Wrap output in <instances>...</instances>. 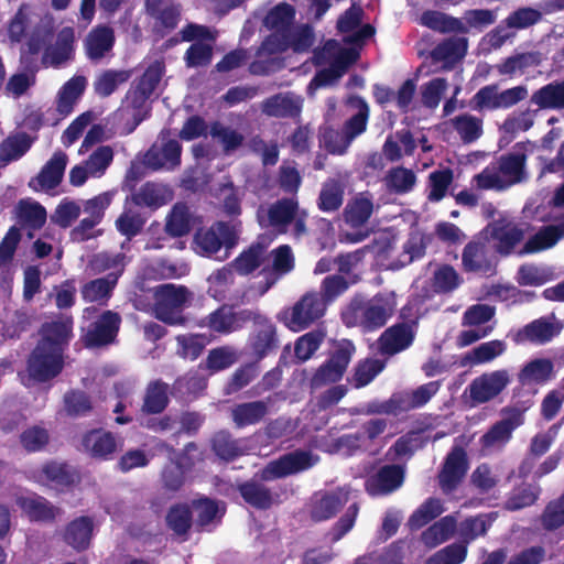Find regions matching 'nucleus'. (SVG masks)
I'll return each instance as SVG.
<instances>
[{"mask_svg": "<svg viewBox=\"0 0 564 564\" xmlns=\"http://www.w3.org/2000/svg\"><path fill=\"white\" fill-rule=\"evenodd\" d=\"M392 314L389 302L381 295L365 300L354 296L341 312V321L347 327H359L365 333L375 332L386 325Z\"/></svg>", "mask_w": 564, "mask_h": 564, "instance_id": "1", "label": "nucleus"}, {"mask_svg": "<svg viewBox=\"0 0 564 564\" xmlns=\"http://www.w3.org/2000/svg\"><path fill=\"white\" fill-rule=\"evenodd\" d=\"M240 223L217 220L208 228H199L193 238V249L199 256L212 258L224 247L226 252L224 260L229 256V251L237 246L239 240Z\"/></svg>", "mask_w": 564, "mask_h": 564, "instance_id": "2", "label": "nucleus"}, {"mask_svg": "<svg viewBox=\"0 0 564 564\" xmlns=\"http://www.w3.org/2000/svg\"><path fill=\"white\" fill-rule=\"evenodd\" d=\"M355 351L356 347L351 340L341 339L337 341L329 352V357L312 376L310 380L311 388L319 389L324 386L340 381Z\"/></svg>", "mask_w": 564, "mask_h": 564, "instance_id": "3", "label": "nucleus"}, {"mask_svg": "<svg viewBox=\"0 0 564 564\" xmlns=\"http://www.w3.org/2000/svg\"><path fill=\"white\" fill-rule=\"evenodd\" d=\"M253 327L247 339V349L258 361L274 354L280 346L276 325L259 311H250Z\"/></svg>", "mask_w": 564, "mask_h": 564, "instance_id": "4", "label": "nucleus"}, {"mask_svg": "<svg viewBox=\"0 0 564 564\" xmlns=\"http://www.w3.org/2000/svg\"><path fill=\"white\" fill-rule=\"evenodd\" d=\"M188 296L189 291L183 285L175 286L169 283L156 286L154 291L156 318L169 325H183L185 317L182 311Z\"/></svg>", "mask_w": 564, "mask_h": 564, "instance_id": "5", "label": "nucleus"}, {"mask_svg": "<svg viewBox=\"0 0 564 564\" xmlns=\"http://www.w3.org/2000/svg\"><path fill=\"white\" fill-rule=\"evenodd\" d=\"M500 416L479 438L485 452L503 449L511 441L513 432L524 423V411L518 406L502 408Z\"/></svg>", "mask_w": 564, "mask_h": 564, "instance_id": "6", "label": "nucleus"}, {"mask_svg": "<svg viewBox=\"0 0 564 564\" xmlns=\"http://www.w3.org/2000/svg\"><path fill=\"white\" fill-rule=\"evenodd\" d=\"M318 462V456L311 451L297 448L270 460L260 471L262 481H272L297 475L311 469Z\"/></svg>", "mask_w": 564, "mask_h": 564, "instance_id": "7", "label": "nucleus"}, {"mask_svg": "<svg viewBox=\"0 0 564 564\" xmlns=\"http://www.w3.org/2000/svg\"><path fill=\"white\" fill-rule=\"evenodd\" d=\"M315 42V34L312 25L301 24L295 26L294 24L284 34L280 36L268 35L261 46L258 50L257 55L262 53L278 54L284 53L292 50L294 53L308 52Z\"/></svg>", "mask_w": 564, "mask_h": 564, "instance_id": "8", "label": "nucleus"}, {"mask_svg": "<svg viewBox=\"0 0 564 564\" xmlns=\"http://www.w3.org/2000/svg\"><path fill=\"white\" fill-rule=\"evenodd\" d=\"M542 20V12L531 7H522L512 11L496 28L488 32L485 40L490 47L500 48L507 41L516 36L518 30H524Z\"/></svg>", "mask_w": 564, "mask_h": 564, "instance_id": "9", "label": "nucleus"}, {"mask_svg": "<svg viewBox=\"0 0 564 564\" xmlns=\"http://www.w3.org/2000/svg\"><path fill=\"white\" fill-rule=\"evenodd\" d=\"M528 97L525 86H514L499 91L497 84H490L481 87L470 99L469 106L473 110H498L509 109Z\"/></svg>", "mask_w": 564, "mask_h": 564, "instance_id": "10", "label": "nucleus"}, {"mask_svg": "<svg viewBox=\"0 0 564 564\" xmlns=\"http://www.w3.org/2000/svg\"><path fill=\"white\" fill-rule=\"evenodd\" d=\"M326 311L325 301L317 292L304 294L291 310L279 315V319L293 332H301L319 319Z\"/></svg>", "mask_w": 564, "mask_h": 564, "instance_id": "11", "label": "nucleus"}, {"mask_svg": "<svg viewBox=\"0 0 564 564\" xmlns=\"http://www.w3.org/2000/svg\"><path fill=\"white\" fill-rule=\"evenodd\" d=\"M73 329V316L58 313L41 324L36 344L65 355L74 337Z\"/></svg>", "mask_w": 564, "mask_h": 564, "instance_id": "12", "label": "nucleus"}, {"mask_svg": "<svg viewBox=\"0 0 564 564\" xmlns=\"http://www.w3.org/2000/svg\"><path fill=\"white\" fill-rule=\"evenodd\" d=\"M65 366L64 355L35 345L26 359V371L37 383L48 382L58 377Z\"/></svg>", "mask_w": 564, "mask_h": 564, "instance_id": "13", "label": "nucleus"}, {"mask_svg": "<svg viewBox=\"0 0 564 564\" xmlns=\"http://www.w3.org/2000/svg\"><path fill=\"white\" fill-rule=\"evenodd\" d=\"M299 206L296 197L279 198L268 208H258L257 221L261 228H271L280 235L286 234L289 226L296 218Z\"/></svg>", "mask_w": 564, "mask_h": 564, "instance_id": "14", "label": "nucleus"}, {"mask_svg": "<svg viewBox=\"0 0 564 564\" xmlns=\"http://www.w3.org/2000/svg\"><path fill=\"white\" fill-rule=\"evenodd\" d=\"M121 325V316L113 311L102 312L83 329L82 341L86 348H101L113 344Z\"/></svg>", "mask_w": 564, "mask_h": 564, "instance_id": "15", "label": "nucleus"}, {"mask_svg": "<svg viewBox=\"0 0 564 564\" xmlns=\"http://www.w3.org/2000/svg\"><path fill=\"white\" fill-rule=\"evenodd\" d=\"M405 471L403 465H383L366 478L365 490L372 498L389 496L402 487Z\"/></svg>", "mask_w": 564, "mask_h": 564, "instance_id": "16", "label": "nucleus"}, {"mask_svg": "<svg viewBox=\"0 0 564 564\" xmlns=\"http://www.w3.org/2000/svg\"><path fill=\"white\" fill-rule=\"evenodd\" d=\"M469 468L466 451L459 446H453L447 453L438 473V485L444 492L455 490L465 478Z\"/></svg>", "mask_w": 564, "mask_h": 564, "instance_id": "17", "label": "nucleus"}, {"mask_svg": "<svg viewBox=\"0 0 564 564\" xmlns=\"http://www.w3.org/2000/svg\"><path fill=\"white\" fill-rule=\"evenodd\" d=\"M485 230L495 241V251L502 257L510 256L524 239V229L519 224L506 218L488 224Z\"/></svg>", "mask_w": 564, "mask_h": 564, "instance_id": "18", "label": "nucleus"}, {"mask_svg": "<svg viewBox=\"0 0 564 564\" xmlns=\"http://www.w3.org/2000/svg\"><path fill=\"white\" fill-rule=\"evenodd\" d=\"M416 321L397 323L387 329L378 338V347L381 355L393 356L408 349L414 341Z\"/></svg>", "mask_w": 564, "mask_h": 564, "instance_id": "19", "label": "nucleus"}, {"mask_svg": "<svg viewBox=\"0 0 564 564\" xmlns=\"http://www.w3.org/2000/svg\"><path fill=\"white\" fill-rule=\"evenodd\" d=\"M510 383L508 370L499 369L476 377L469 384V395L477 404L487 403L498 397Z\"/></svg>", "mask_w": 564, "mask_h": 564, "instance_id": "20", "label": "nucleus"}, {"mask_svg": "<svg viewBox=\"0 0 564 564\" xmlns=\"http://www.w3.org/2000/svg\"><path fill=\"white\" fill-rule=\"evenodd\" d=\"M248 308L235 312L231 306L221 305L199 322L200 327H207L217 334H230L249 322Z\"/></svg>", "mask_w": 564, "mask_h": 564, "instance_id": "21", "label": "nucleus"}, {"mask_svg": "<svg viewBox=\"0 0 564 564\" xmlns=\"http://www.w3.org/2000/svg\"><path fill=\"white\" fill-rule=\"evenodd\" d=\"M462 265L467 273L490 275L495 272L496 263L485 239L475 238L466 243L462 253Z\"/></svg>", "mask_w": 564, "mask_h": 564, "instance_id": "22", "label": "nucleus"}, {"mask_svg": "<svg viewBox=\"0 0 564 564\" xmlns=\"http://www.w3.org/2000/svg\"><path fill=\"white\" fill-rule=\"evenodd\" d=\"M15 505L31 522L53 523L63 512L45 497L34 492L30 496H17Z\"/></svg>", "mask_w": 564, "mask_h": 564, "instance_id": "23", "label": "nucleus"}, {"mask_svg": "<svg viewBox=\"0 0 564 564\" xmlns=\"http://www.w3.org/2000/svg\"><path fill=\"white\" fill-rule=\"evenodd\" d=\"M303 98L292 91L278 93L261 102V111L272 118L300 119Z\"/></svg>", "mask_w": 564, "mask_h": 564, "instance_id": "24", "label": "nucleus"}, {"mask_svg": "<svg viewBox=\"0 0 564 564\" xmlns=\"http://www.w3.org/2000/svg\"><path fill=\"white\" fill-rule=\"evenodd\" d=\"M82 446L91 458L109 460L117 452L119 443L112 432L93 429L83 435Z\"/></svg>", "mask_w": 564, "mask_h": 564, "instance_id": "25", "label": "nucleus"}, {"mask_svg": "<svg viewBox=\"0 0 564 564\" xmlns=\"http://www.w3.org/2000/svg\"><path fill=\"white\" fill-rule=\"evenodd\" d=\"M554 319V314L533 319L517 332L514 341L535 345H544L551 341L561 332V326H557Z\"/></svg>", "mask_w": 564, "mask_h": 564, "instance_id": "26", "label": "nucleus"}, {"mask_svg": "<svg viewBox=\"0 0 564 564\" xmlns=\"http://www.w3.org/2000/svg\"><path fill=\"white\" fill-rule=\"evenodd\" d=\"M74 30L69 26L63 28L56 37L54 45L47 46L41 57L43 67L59 68L74 56Z\"/></svg>", "mask_w": 564, "mask_h": 564, "instance_id": "27", "label": "nucleus"}, {"mask_svg": "<svg viewBox=\"0 0 564 564\" xmlns=\"http://www.w3.org/2000/svg\"><path fill=\"white\" fill-rule=\"evenodd\" d=\"M67 161L68 158L66 153L62 151L55 152L41 169L36 177L30 182V187L34 191H50L57 187L63 180Z\"/></svg>", "mask_w": 564, "mask_h": 564, "instance_id": "28", "label": "nucleus"}, {"mask_svg": "<svg viewBox=\"0 0 564 564\" xmlns=\"http://www.w3.org/2000/svg\"><path fill=\"white\" fill-rule=\"evenodd\" d=\"M348 500L349 492L341 488L326 491L312 502L310 517L315 522L329 520L340 511Z\"/></svg>", "mask_w": 564, "mask_h": 564, "instance_id": "29", "label": "nucleus"}, {"mask_svg": "<svg viewBox=\"0 0 564 564\" xmlns=\"http://www.w3.org/2000/svg\"><path fill=\"white\" fill-rule=\"evenodd\" d=\"M182 145L175 139H169L160 148L152 147L144 155V163L153 171L173 170L181 164Z\"/></svg>", "mask_w": 564, "mask_h": 564, "instance_id": "30", "label": "nucleus"}, {"mask_svg": "<svg viewBox=\"0 0 564 564\" xmlns=\"http://www.w3.org/2000/svg\"><path fill=\"white\" fill-rule=\"evenodd\" d=\"M115 42L112 28L108 25L93 28L84 41L87 58L91 62H99L113 48Z\"/></svg>", "mask_w": 564, "mask_h": 564, "instance_id": "31", "label": "nucleus"}, {"mask_svg": "<svg viewBox=\"0 0 564 564\" xmlns=\"http://www.w3.org/2000/svg\"><path fill=\"white\" fill-rule=\"evenodd\" d=\"M171 387L162 379L150 381L144 391L141 413L144 415L162 414L170 404Z\"/></svg>", "mask_w": 564, "mask_h": 564, "instance_id": "32", "label": "nucleus"}, {"mask_svg": "<svg viewBox=\"0 0 564 564\" xmlns=\"http://www.w3.org/2000/svg\"><path fill=\"white\" fill-rule=\"evenodd\" d=\"M94 533V520L89 516H80L65 527L63 539L74 550L82 552L89 547Z\"/></svg>", "mask_w": 564, "mask_h": 564, "instance_id": "33", "label": "nucleus"}, {"mask_svg": "<svg viewBox=\"0 0 564 564\" xmlns=\"http://www.w3.org/2000/svg\"><path fill=\"white\" fill-rule=\"evenodd\" d=\"M207 388V379L196 370L177 377L171 386V397L177 401H192Z\"/></svg>", "mask_w": 564, "mask_h": 564, "instance_id": "34", "label": "nucleus"}, {"mask_svg": "<svg viewBox=\"0 0 564 564\" xmlns=\"http://www.w3.org/2000/svg\"><path fill=\"white\" fill-rule=\"evenodd\" d=\"M542 63V54L538 51L516 53L500 63L495 68L501 76L513 77L516 75H523L530 68H535Z\"/></svg>", "mask_w": 564, "mask_h": 564, "instance_id": "35", "label": "nucleus"}, {"mask_svg": "<svg viewBox=\"0 0 564 564\" xmlns=\"http://www.w3.org/2000/svg\"><path fill=\"white\" fill-rule=\"evenodd\" d=\"M119 274L110 272L106 276L88 281L82 286V297L87 303L107 305L117 285Z\"/></svg>", "mask_w": 564, "mask_h": 564, "instance_id": "36", "label": "nucleus"}, {"mask_svg": "<svg viewBox=\"0 0 564 564\" xmlns=\"http://www.w3.org/2000/svg\"><path fill=\"white\" fill-rule=\"evenodd\" d=\"M269 413V405L263 400L238 403L231 408L230 416L237 429L259 424Z\"/></svg>", "mask_w": 564, "mask_h": 564, "instance_id": "37", "label": "nucleus"}, {"mask_svg": "<svg viewBox=\"0 0 564 564\" xmlns=\"http://www.w3.org/2000/svg\"><path fill=\"white\" fill-rule=\"evenodd\" d=\"M35 139L23 131L9 134L0 143V163L7 165L20 160L32 148Z\"/></svg>", "mask_w": 564, "mask_h": 564, "instance_id": "38", "label": "nucleus"}, {"mask_svg": "<svg viewBox=\"0 0 564 564\" xmlns=\"http://www.w3.org/2000/svg\"><path fill=\"white\" fill-rule=\"evenodd\" d=\"M530 102L539 109H564V79L553 80L536 89L531 95Z\"/></svg>", "mask_w": 564, "mask_h": 564, "instance_id": "39", "label": "nucleus"}, {"mask_svg": "<svg viewBox=\"0 0 564 564\" xmlns=\"http://www.w3.org/2000/svg\"><path fill=\"white\" fill-rule=\"evenodd\" d=\"M295 9L293 6L282 2L268 11L263 19V25L271 31L270 35L280 36L294 24Z\"/></svg>", "mask_w": 564, "mask_h": 564, "instance_id": "40", "label": "nucleus"}, {"mask_svg": "<svg viewBox=\"0 0 564 564\" xmlns=\"http://www.w3.org/2000/svg\"><path fill=\"white\" fill-rule=\"evenodd\" d=\"M166 527L174 535L186 541L193 525V512L187 503H175L171 506L165 516Z\"/></svg>", "mask_w": 564, "mask_h": 564, "instance_id": "41", "label": "nucleus"}, {"mask_svg": "<svg viewBox=\"0 0 564 564\" xmlns=\"http://www.w3.org/2000/svg\"><path fill=\"white\" fill-rule=\"evenodd\" d=\"M149 96L130 87L126 94L127 110L131 113V121L126 124V133H132L137 127L150 116Z\"/></svg>", "mask_w": 564, "mask_h": 564, "instance_id": "42", "label": "nucleus"}, {"mask_svg": "<svg viewBox=\"0 0 564 564\" xmlns=\"http://www.w3.org/2000/svg\"><path fill=\"white\" fill-rule=\"evenodd\" d=\"M525 161L527 155L524 153H505L498 159L497 169L507 186L524 180Z\"/></svg>", "mask_w": 564, "mask_h": 564, "instance_id": "43", "label": "nucleus"}, {"mask_svg": "<svg viewBox=\"0 0 564 564\" xmlns=\"http://www.w3.org/2000/svg\"><path fill=\"white\" fill-rule=\"evenodd\" d=\"M238 360L235 349L230 346H220L208 351L205 360L199 362L198 369L206 370L209 376L229 369Z\"/></svg>", "mask_w": 564, "mask_h": 564, "instance_id": "44", "label": "nucleus"}, {"mask_svg": "<svg viewBox=\"0 0 564 564\" xmlns=\"http://www.w3.org/2000/svg\"><path fill=\"white\" fill-rule=\"evenodd\" d=\"M421 24L438 33H464L467 29L454 17L436 10H426L421 15Z\"/></svg>", "mask_w": 564, "mask_h": 564, "instance_id": "45", "label": "nucleus"}, {"mask_svg": "<svg viewBox=\"0 0 564 564\" xmlns=\"http://www.w3.org/2000/svg\"><path fill=\"white\" fill-rule=\"evenodd\" d=\"M540 495L541 487L538 484L521 482L510 491L505 502V509L518 511L531 507L538 501Z\"/></svg>", "mask_w": 564, "mask_h": 564, "instance_id": "46", "label": "nucleus"}, {"mask_svg": "<svg viewBox=\"0 0 564 564\" xmlns=\"http://www.w3.org/2000/svg\"><path fill=\"white\" fill-rule=\"evenodd\" d=\"M345 185L337 178L326 180L321 188L317 206L324 213L338 210L344 202Z\"/></svg>", "mask_w": 564, "mask_h": 564, "instance_id": "47", "label": "nucleus"}, {"mask_svg": "<svg viewBox=\"0 0 564 564\" xmlns=\"http://www.w3.org/2000/svg\"><path fill=\"white\" fill-rule=\"evenodd\" d=\"M31 6L21 3L7 23V35L11 45L20 44L28 36L31 26Z\"/></svg>", "mask_w": 564, "mask_h": 564, "instance_id": "48", "label": "nucleus"}, {"mask_svg": "<svg viewBox=\"0 0 564 564\" xmlns=\"http://www.w3.org/2000/svg\"><path fill=\"white\" fill-rule=\"evenodd\" d=\"M238 491L248 505L259 510H267L274 502L270 489L253 480L240 484Z\"/></svg>", "mask_w": 564, "mask_h": 564, "instance_id": "49", "label": "nucleus"}, {"mask_svg": "<svg viewBox=\"0 0 564 564\" xmlns=\"http://www.w3.org/2000/svg\"><path fill=\"white\" fill-rule=\"evenodd\" d=\"M373 212V203L371 198L360 194L350 199L344 209V219L346 224L354 228L364 226Z\"/></svg>", "mask_w": 564, "mask_h": 564, "instance_id": "50", "label": "nucleus"}, {"mask_svg": "<svg viewBox=\"0 0 564 564\" xmlns=\"http://www.w3.org/2000/svg\"><path fill=\"white\" fill-rule=\"evenodd\" d=\"M15 213L20 224L34 230L42 228L46 221V209L37 202L21 199Z\"/></svg>", "mask_w": 564, "mask_h": 564, "instance_id": "51", "label": "nucleus"}, {"mask_svg": "<svg viewBox=\"0 0 564 564\" xmlns=\"http://www.w3.org/2000/svg\"><path fill=\"white\" fill-rule=\"evenodd\" d=\"M131 74L132 72L127 69H107L102 72L94 82L95 93L101 98L109 97L120 85L130 79Z\"/></svg>", "mask_w": 564, "mask_h": 564, "instance_id": "52", "label": "nucleus"}, {"mask_svg": "<svg viewBox=\"0 0 564 564\" xmlns=\"http://www.w3.org/2000/svg\"><path fill=\"white\" fill-rule=\"evenodd\" d=\"M553 373V362L546 358H538L528 362L519 372L522 384L546 382Z\"/></svg>", "mask_w": 564, "mask_h": 564, "instance_id": "53", "label": "nucleus"}, {"mask_svg": "<svg viewBox=\"0 0 564 564\" xmlns=\"http://www.w3.org/2000/svg\"><path fill=\"white\" fill-rule=\"evenodd\" d=\"M561 238V232L555 226L542 227L535 235L530 237L520 251V254L536 253L552 248Z\"/></svg>", "mask_w": 564, "mask_h": 564, "instance_id": "54", "label": "nucleus"}, {"mask_svg": "<svg viewBox=\"0 0 564 564\" xmlns=\"http://www.w3.org/2000/svg\"><path fill=\"white\" fill-rule=\"evenodd\" d=\"M452 124L466 144L475 142L482 134V120L469 113L456 116L452 119Z\"/></svg>", "mask_w": 564, "mask_h": 564, "instance_id": "55", "label": "nucleus"}, {"mask_svg": "<svg viewBox=\"0 0 564 564\" xmlns=\"http://www.w3.org/2000/svg\"><path fill=\"white\" fill-rule=\"evenodd\" d=\"M263 253L264 249L260 243H252L231 262V267L238 274L248 275L262 264Z\"/></svg>", "mask_w": 564, "mask_h": 564, "instance_id": "56", "label": "nucleus"}, {"mask_svg": "<svg viewBox=\"0 0 564 564\" xmlns=\"http://www.w3.org/2000/svg\"><path fill=\"white\" fill-rule=\"evenodd\" d=\"M212 449L217 457L225 462H232L242 455L239 443L229 432H217L212 438Z\"/></svg>", "mask_w": 564, "mask_h": 564, "instance_id": "57", "label": "nucleus"}, {"mask_svg": "<svg viewBox=\"0 0 564 564\" xmlns=\"http://www.w3.org/2000/svg\"><path fill=\"white\" fill-rule=\"evenodd\" d=\"M64 410L70 417L86 416L93 411V401L89 394L83 390L70 389L64 397Z\"/></svg>", "mask_w": 564, "mask_h": 564, "instance_id": "58", "label": "nucleus"}, {"mask_svg": "<svg viewBox=\"0 0 564 564\" xmlns=\"http://www.w3.org/2000/svg\"><path fill=\"white\" fill-rule=\"evenodd\" d=\"M432 289L436 294H447L456 290L463 282L458 272L449 264H443L434 271Z\"/></svg>", "mask_w": 564, "mask_h": 564, "instance_id": "59", "label": "nucleus"}, {"mask_svg": "<svg viewBox=\"0 0 564 564\" xmlns=\"http://www.w3.org/2000/svg\"><path fill=\"white\" fill-rule=\"evenodd\" d=\"M466 50L465 39H448L432 50L431 57L436 62H456L464 57Z\"/></svg>", "mask_w": 564, "mask_h": 564, "instance_id": "60", "label": "nucleus"}, {"mask_svg": "<svg viewBox=\"0 0 564 564\" xmlns=\"http://www.w3.org/2000/svg\"><path fill=\"white\" fill-rule=\"evenodd\" d=\"M192 229V220L188 208L184 204H177L173 207L165 225L166 232L174 238L187 235Z\"/></svg>", "mask_w": 564, "mask_h": 564, "instance_id": "61", "label": "nucleus"}, {"mask_svg": "<svg viewBox=\"0 0 564 564\" xmlns=\"http://www.w3.org/2000/svg\"><path fill=\"white\" fill-rule=\"evenodd\" d=\"M177 355L183 359L196 360L208 344L203 334H183L176 336Z\"/></svg>", "mask_w": 564, "mask_h": 564, "instance_id": "62", "label": "nucleus"}, {"mask_svg": "<svg viewBox=\"0 0 564 564\" xmlns=\"http://www.w3.org/2000/svg\"><path fill=\"white\" fill-rule=\"evenodd\" d=\"M444 508L440 499H426L409 518L412 530H419L443 513Z\"/></svg>", "mask_w": 564, "mask_h": 564, "instance_id": "63", "label": "nucleus"}, {"mask_svg": "<svg viewBox=\"0 0 564 564\" xmlns=\"http://www.w3.org/2000/svg\"><path fill=\"white\" fill-rule=\"evenodd\" d=\"M51 440L50 432L42 425H32L19 436L21 446L28 453H37L46 448Z\"/></svg>", "mask_w": 564, "mask_h": 564, "instance_id": "64", "label": "nucleus"}]
</instances>
